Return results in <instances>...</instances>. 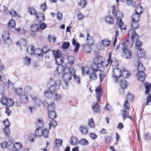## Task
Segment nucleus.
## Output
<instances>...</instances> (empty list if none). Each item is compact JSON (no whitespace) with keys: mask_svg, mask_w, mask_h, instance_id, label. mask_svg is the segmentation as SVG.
Returning a JSON list of instances; mask_svg holds the SVG:
<instances>
[{"mask_svg":"<svg viewBox=\"0 0 151 151\" xmlns=\"http://www.w3.org/2000/svg\"><path fill=\"white\" fill-rule=\"evenodd\" d=\"M127 47H131L132 46L129 45V42L128 40H126L122 43H119L118 45L116 48L118 49L119 47H120L123 51L124 55L127 59L129 58L131 55L132 52L129 49H127Z\"/></svg>","mask_w":151,"mask_h":151,"instance_id":"f257e3e1","label":"nucleus"},{"mask_svg":"<svg viewBox=\"0 0 151 151\" xmlns=\"http://www.w3.org/2000/svg\"><path fill=\"white\" fill-rule=\"evenodd\" d=\"M95 91L96 94V100L97 102L92 105V109L93 111L95 113L99 112L100 111V108L98 106V103L100 100V97L102 95V89L101 85H99V86L96 87Z\"/></svg>","mask_w":151,"mask_h":151,"instance_id":"f03ea898","label":"nucleus"},{"mask_svg":"<svg viewBox=\"0 0 151 151\" xmlns=\"http://www.w3.org/2000/svg\"><path fill=\"white\" fill-rule=\"evenodd\" d=\"M66 68L69 70V73H65L62 75V77L64 81L69 82L71 80L72 76L75 74V72L74 68L71 67H67Z\"/></svg>","mask_w":151,"mask_h":151,"instance_id":"7ed1b4c3","label":"nucleus"},{"mask_svg":"<svg viewBox=\"0 0 151 151\" xmlns=\"http://www.w3.org/2000/svg\"><path fill=\"white\" fill-rule=\"evenodd\" d=\"M123 17L122 14L119 11L116 12L115 17L117 19L116 24L118 27L120 28L121 30H125L126 29V27L123 26L124 23L122 20L121 17Z\"/></svg>","mask_w":151,"mask_h":151,"instance_id":"20e7f679","label":"nucleus"},{"mask_svg":"<svg viewBox=\"0 0 151 151\" xmlns=\"http://www.w3.org/2000/svg\"><path fill=\"white\" fill-rule=\"evenodd\" d=\"M28 10V12L31 15H37L36 18L40 22L45 20V18L44 16L40 13H38L37 15V12L34 9L29 7Z\"/></svg>","mask_w":151,"mask_h":151,"instance_id":"39448f33","label":"nucleus"},{"mask_svg":"<svg viewBox=\"0 0 151 151\" xmlns=\"http://www.w3.org/2000/svg\"><path fill=\"white\" fill-rule=\"evenodd\" d=\"M122 72L118 68H116L113 69V74L112 75V80L115 83H117L119 81V78L121 77Z\"/></svg>","mask_w":151,"mask_h":151,"instance_id":"423d86ee","label":"nucleus"},{"mask_svg":"<svg viewBox=\"0 0 151 151\" xmlns=\"http://www.w3.org/2000/svg\"><path fill=\"white\" fill-rule=\"evenodd\" d=\"M56 90V86L54 85H51L48 89L46 90L44 92V95L48 98H51L55 93Z\"/></svg>","mask_w":151,"mask_h":151,"instance_id":"0eeeda50","label":"nucleus"},{"mask_svg":"<svg viewBox=\"0 0 151 151\" xmlns=\"http://www.w3.org/2000/svg\"><path fill=\"white\" fill-rule=\"evenodd\" d=\"M9 36V33L8 31L4 32L2 33V39L8 44H10L11 42Z\"/></svg>","mask_w":151,"mask_h":151,"instance_id":"6e6552de","label":"nucleus"},{"mask_svg":"<svg viewBox=\"0 0 151 151\" xmlns=\"http://www.w3.org/2000/svg\"><path fill=\"white\" fill-rule=\"evenodd\" d=\"M10 150L13 149V148H14L16 150H20L22 147L23 146L21 143L16 142L15 144H14L12 142V144L9 145Z\"/></svg>","mask_w":151,"mask_h":151,"instance_id":"1a4fd4ad","label":"nucleus"},{"mask_svg":"<svg viewBox=\"0 0 151 151\" xmlns=\"http://www.w3.org/2000/svg\"><path fill=\"white\" fill-rule=\"evenodd\" d=\"M104 61V59L102 57L98 55L93 58V62L96 64L100 65L101 63H103Z\"/></svg>","mask_w":151,"mask_h":151,"instance_id":"9d476101","label":"nucleus"},{"mask_svg":"<svg viewBox=\"0 0 151 151\" xmlns=\"http://www.w3.org/2000/svg\"><path fill=\"white\" fill-rule=\"evenodd\" d=\"M88 127L85 125H82L79 127V129L81 133L83 135H85L88 133Z\"/></svg>","mask_w":151,"mask_h":151,"instance_id":"9b49d317","label":"nucleus"},{"mask_svg":"<svg viewBox=\"0 0 151 151\" xmlns=\"http://www.w3.org/2000/svg\"><path fill=\"white\" fill-rule=\"evenodd\" d=\"M132 33V39L133 41L139 39V36L136 33L135 31L131 29L129 31V34Z\"/></svg>","mask_w":151,"mask_h":151,"instance_id":"f8f14e48","label":"nucleus"},{"mask_svg":"<svg viewBox=\"0 0 151 151\" xmlns=\"http://www.w3.org/2000/svg\"><path fill=\"white\" fill-rule=\"evenodd\" d=\"M68 62L65 64L66 68L67 67H71V65L73 64L75 60L74 58L72 56H69L68 58Z\"/></svg>","mask_w":151,"mask_h":151,"instance_id":"ddd939ff","label":"nucleus"},{"mask_svg":"<svg viewBox=\"0 0 151 151\" xmlns=\"http://www.w3.org/2000/svg\"><path fill=\"white\" fill-rule=\"evenodd\" d=\"M31 30L32 32H31V34L32 33L34 35L36 34V32L38 31L40 29L39 25L37 24H33L31 27Z\"/></svg>","mask_w":151,"mask_h":151,"instance_id":"4468645a","label":"nucleus"},{"mask_svg":"<svg viewBox=\"0 0 151 151\" xmlns=\"http://www.w3.org/2000/svg\"><path fill=\"white\" fill-rule=\"evenodd\" d=\"M137 77L139 80L140 81H144L146 77L145 74L144 72H138Z\"/></svg>","mask_w":151,"mask_h":151,"instance_id":"2eb2a0df","label":"nucleus"},{"mask_svg":"<svg viewBox=\"0 0 151 151\" xmlns=\"http://www.w3.org/2000/svg\"><path fill=\"white\" fill-rule=\"evenodd\" d=\"M72 44L75 47L74 48V50L75 52H77L78 51V49L80 48L79 44L76 42V39L73 38V39Z\"/></svg>","mask_w":151,"mask_h":151,"instance_id":"dca6fc26","label":"nucleus"},{"mask_svg":"<svg viewBox=\"0 0 151 151\" xmlns=\"http://www.w3.org/2000/svg\"><path fill=\"white\" fill-rule=\"evenodd\" d=\"M11 141H9L8 142L6 141L3 142L1 144V147L2 148L5 149L8 148V149H10L9 145L12 144Z\"/></svg>","mask_w":151,"mask_h":151,"instance_id":"f3484780","label":"nucleus"},{"mask_svg":"<svg viewBox=\"0 0 151 151\" xmlns=\"http://www.w3.org/2000/svg\"><path fill=\"white\" fill-rule=\"evenodd\" d=\"M96 72H94V71H90L89 74V79L93 80H96L97 78V76L96 74Z\"/></svg>","mask_w":151,"mask_h":151,"instance_id":"a211bd4d","label":"nucleus"},{"mask_svg":"<svg viewBox=\"0 0 151 151\" xmlns=\"http://www.w3.org/2000/svg\"><path fill=\"white\" fill-rule=\"evenodd\" d=\"M35 49V47L32 45L29 46L27 49V51L28 53L31 55L34 53Z\"/></svg>","mask_w":151,"mask_h":151,"instance_id":"6ab92c4d","label":"nucleus"},{"mask_svg":"<svg viewBox=\"0 0 151 151\" xmlns=\"http://www.w3.org/2000/svg\"><path fill=\"white\" fill-rule=\"evenodd\" d=\"M111 58V52H109V58L107 59V62H108V63L107 65H106V66H107L109 64V63L110 62V64L112 66L114 65L115 66H117L118 65L117 61L115 60V61H113V60H110V58Z\"/></svg>","mask_w":151,"mask_h":151,"instance_id":"aec40b11","label":"nucleus"},{"mask_svg":"<svg viewBox=\"0 0 151 151\" xmlns=\"http://www.w3.org/2000/svg\"><path fill=\"white\" fill-rule=\"evenodd\" d=\"M99 65L96 64L95 63L93 62V63L91 65V71H94L97 72L99 69Z\"/></svg>","mask_w":151,"mask_h":151,"instance_id":"412c9836","label":"nucleus"},{"mask_svg":"<svg viewBox=\"0 0 151 151\" xmlns=\"http://www.w3.org/2000/svg\"><path fill=\"white\" fill-rule=\"evenodd\" d=\"M120 85L122 88L126 89L127 87L128 83L125 80L122 79L120 81Z\"/></svg>","mask_w":151,"mask_h":151,"instance_id":"4be33fe9","label":"nucleus"},{"mask_svg":"<svg viewBox=\"0 0 151 151\" xmlns=\"http://www.w3.org/2000/svg\"><path fill=\"white\" fill-rule=\"evenodd\" d=\"M87 37L86 40L87 43L89 45H92L94 41V39L91 36H90L89 34L88 33L87 34Z\"/></svg>","mask_w":151,"mask_h":151,"instance_id":"5701e85b","label":"nucleus"},{"mask_svg":"<svg viewBox=\"0 0 151 151\" xmlns=\"http://www.w3.org/2000/svg\"><path fill=\"white\" fill-rule=\"evenodd\" d=\"M138 64L137 68L138 72H144V71L145 70V68L143 66V64L142 63H140L139 61H138Z\"/></svg>","mask_w":151,"mask_h":151,"instance_id":"b1692460","label":"nucleus"},{"mask_svg":"<svg viewBox=\"0 0 151 151\" xmlns=\"http://www.w3.org/2000/svg\"><path fill=\"white\" fill-rule=\"evenodd\" d=\"M36 123L38 127L41 128L43 127L44 122L42 118H39L37 119Z\"/></svg>","mask_w":151,"mask_h":151,"instance_id":"393cba45","label":"nucleus"},{"mask_svg":"<svg viewBox=\"0 0 151 151\" xmlns=\"http://www.w3.org/2000/svg\"><path fill=\"white\" fill-rule=\"evenodd\" d=\"M9 101V98H8L7 97L5 96H2L1 98L0 101L1 103L4 105H5L7 104V102Z\"/></svg>","mask_w":151,"mask_h":151,"instance_id":"a878e982","label":"nucleus"},{"mask_svg":"<svg viewBox=\"0 0 151 151\" xmlns=\"http://www.w3.org/2000/svg\"><path fill=\"white\" fill-rule=\"evenodd\" d=\"M143 11V8L140 4H138L135 9V12L136 13L140 14H142Z\"/></svg>","mask_w":151,"mask_h":151,"instance_id":"bb28decb","label":"nucleus"},{"mask_svg":"<svg viewBox=\"0 0 151 151\" xmlns=\"http://www.w3.org/2000/svg\"><path fill=\"white\" fill-rule=\"evenodd\" d=\"M56 68V70L59 73H63L65 71V68L62 65H58Z\"/></svg>","mask_w":151,"mask_h":151,"instance_id":"cd10ccee","label":"nucleus"},{"mask_svg":"<svg viewBox=\"0 0 151 151\" xmlns=\"http://www.w3.org/2000/svg\"><path fill=\"white\" fill-rule=\"evenodd\" d=\"M27 44V40L24 39H21L17 43V45H20L21 46H25Z\"/></svg>","mask_w":151,"mask_h":151,"instance_id":"c85d7f7f","label":"nucleus"},{"mask_svg":"<svg viewBox=\"0 0 151 151\" xmlns=\"http://www.w3.org/2000/svg\"><path fill=\"white\" fill-rule=\"evenodd\" d=\"M138 50H139L137 52L138 57L139 58L143 57L145 55V52L144 50H143L141 49V48Z\"/></svg>","mask_w":151,"mask_h":151,"instance_id":"c756f323","label":"nucleus"},{"mask_svg":"<svg viewBox=\"0 0 151 151\" xmlns=\"http://www.w3.org/2000/svg\"><path fill=\"white\" fill-rule=\"evenodd\" d=\"M53 82L52 85H54L55 86H59L61 83V81L60 79L58 78H54Z\"/></svg>","mask_w":151,"mask_h":151,"instance_id":"7c9ffc66","label":"nucleus"},{"mask_svg":"<svg viewBox=\"0 0 151 151\" xmlns=\"http://www.w3.org/2000/svg\"><path fill=\"white\" fill-rule=\"evenodd\" d=\"M90 68L88 67H82V73L83 74H88L89 73H90Z\"/></svg>","mask_w":151,"mask_h":151,"instance_id":"2f4dec72","label":"nucleus"},{"mask_svg":"<svg viewBox=\"0 0 151 151\" xmlns=\"http://www.w3.org/2000/svg\"><path fill=\"white\" fill-rule=\"evenodd\" d=\"M78 140L75 137L73 136L71 137L70 143L72 145H75L77 144Z\"/></svg>","mask_w":151,"mask_h":151,"instance_id":"473e14b6","label":"nucleus"},{"mask_svg":"<svg viewBox=\"0 0 151 151\" xmlns=\"http://www.w3.org/2000/svg\"><path fill=\"white\" fill-rule=\"evenodd\" d=\"M140 15L139 14L135 13L132 16V21H138L140 19Z\"/></svg>","mask_w":151,"mask_h":151,"instance_id":"72a5a7b5","label":"nucleus"},{"mask_svg":"<svg viewBox=\"0 0 151 151\" xmlns=\"http://www.w3.org/2000/svg\"><path fill=\"white\" fill-rule=\"evenodd\" d=\"M14 90L15 93L18 95L21 96L23 93V90L21 88H14Z\"/></svg>","mask_w":151,"mask_h":151,"instance_id":"f704fd0d","label":"nucleus"},{"mask_svg":"<svg viewBox=\"0 0 151 151\" xmlns=\"http://www.w3.org/2000/svg\"><path fill=\"white\" fill-rule=\"evenodd\" d=\"M48 116L51 119H54L56 117V114L55 111H48Z\"/></svg>","mask_w":151,"mask_h":151,"instance_id":"c9c22d12","label":"nucleus"},{"mask_svg":"<svg viewBox=\"0 0 151 151\" xmlns=\"http://www.w3.org/2000/svg\"><path fill=\"white\" fill-rule=\"evenodd\" d=\"M130 73L127 70H124L122 72V75L125 78H127L129 77Z\"/></svg>","mask_w":151,"mask_h":151,"instance_id":"e433bc0d","label":"nucleus"},{"mask_svg":"<svg viewBox=\"0 0 151 151\" xmlns=\"http://www.w3.org/2000/svg\"><path fill=\"white\" fill-rule=\"evenodd\" d=\"M90 45H84L83 49L84 51L87 53H90L91 50V47Z\"/></svg>","mask_w":151,"mask_h":151,"instance_id":"4c0bfd02","label":"nucleus"},{"mask_svg":"<svg viewBox=\"0 0 151 151\" xmlns=\"http://www.w3.org/2000/svg\"><path fill=\"white\" fill-rule=\"evenodd\" d=\"M105 21L108 23L111 24L113 22V18L111 16H108L105 18Z\"/></svg>","mask_w":151,"mask_h":151,"instance_id":"58836bf2","label":"nucleus"},{"mask_svg":"<svg viewBox=\"0 0 151 151\" xmlns=\"http://www.w3.org/2000/svg\"><path fill=\"white\" fill-rule=\"evenodd\" d=\"M110 43V41L108 39H104L102 40V44L106 47L109 46Z\"/></svg>","mask_w":151,"mask_h":151,"instance_id":"ea45409f","label":"nucleus"},{"mask_svg":"<svg viewBox=\"0 0 151 151\" xmlns=\"http://www.w3.org/2000/svg\"><path fill=\"white\" fill-rule=\"evenodd\" d=\"M52 53L55 59L60 56L61 52L59 50H53Z\"/></svg>","mask_w":151,"mask_h":151,"instance_id":"a19ab883","label":"nucleus"},{"mask_svg":"<svg viewBox=\"0 0 151 151\" xmlns=\"http://www.w3.org/2000/svg\"><path fill=\"white\" fill-rule=\"evenodd\" d=\"M56 63L58 65H61L63 62V60L60 56L55 59Z\"/></svg>","mask_w":151,"mask_h":151,"instance_id":"79ce46f5","label":"nucleus"},{"mask_svg":"<svg viewBox=\"0 0 151 151\" xmlns=\"http://www.w3.org/2000/svg\"><path fill=\"white\" fill-rule=\"evenodd\" d=\"M31 59L28 57H25L23 59L24 63L26 65H29L30 63Z\"/></svg>","mask_w":151,"mask_h":151,"instance_id":"37998d69","label":"nucleus"},{"mask_svg":"<svg viewBox=\"0 0 151 151\" xmlns=\"http://www.w3.org/2000/svg\"><path fill=\"white\" fill-rule=\"evenodd\" d=\"M35 134L37 137H40L42 135V129L37 128L35 131Z\"/></svg>","mask_w":151,"mask_h":151,"instance_id":"c03bdc74","label":"nucleus"},{"mask_svg":"<svg viewBox=\"0 0 151 151\" xmlns=\"http://www.w3.org/2000/svg\"><path fill=\"white\" fill-rule=\"evenodd\" d=\"M3 131V134L5 136L7 137L9 136L10 134V131L9 128H4Z\"/></svg>","mask_w":151,"mask_h":151,"instance_id":"a18cd8bd","label":"nucleus"},{"mask_svg":"<svg viewBox=\"0 0 151 151\" xmlns=\"http://www.w3.org/2000/svg\"><path fill=\"white\" fill-rule=\"evenodd\" d=\"M121 111H122V114L123 115V117L124 119H125L127 117L131 119L130 116H128L129 113L128 111H126L125 110H121Z\"/></svg>","mask_w":151,"mask_h":151,"instance_id":"49530a36","label":"nucleus"},{"mask_svg":"<svg viewBox=\"0 0 151 151\" xmlns=\"http://www.w3.org/2000/svg\"><path fill=\"white\" fill-rule=\"evenodd\" d=\"M43 53L42 50L38 48L35 50L34 54L38 56H40L43 55Z\"/></svg>","mask_w":151,"mask_h":151,"instance_id":"de8ad7c7","label":"nucleus"},{"mask_svg":"<svg viewBox=\"0 0 151 151\" xmlns=\"http://www.w3.org/2000/svg\"><path fill=\"white\" fill-rule=\"evenodd\" d=\"M136 41H137L136 42L135 44L136 48L138 49H139L142 45V42L139 39L137 40Z\"/></svg>","mask_w":151,"mask_h":151,"instance_id":"09e8293b","label":"nucleus"},{"mask_svg":"<svg viewBox=\"0 0 151 151\" xmlns=\"http://www.w3.org/2000/svg\"><path fill=\"white\" fill-rule=\"evenodd\" d=\"M126 4L128 6H136L135 2L132 0H127Z\"/></svg>","mask_w":151,"mask_h":151,"instance_id":"8fccbe9b","label":"nucleus"},{"mask_svg":"<svg viewBox=\"0 0 151 151\" xmlns=\"http://www.w3.org/2000/svg\"><path fill=\"white\" fill-rule=\"evenodd\" d=\"M138 21H132V27L133 29H136L138 27Z\"/></svg>","mask_w":151,"mask_h":151,"instance_id":"3c124183","label":"nucleus"},{"mask_svg":"<svg viewBox=\"0 0 151 151\" xmlns=\"http://www.w3.org/2000/svg\"><path fill=\"white\" fill-rule=\"evenodd\" d=\"M79 142L81 145L86 146L88 144V141L86 139H81L79 141Z\"/></svg>","mask_w":151,"mask_h":151,"instance_id":"603ef678","label":"nucleus"},{"mask_svg":"<svg viewBox=\"0 0 151 151\" xmlns=\"http://www.w3.org/2000/svg\"><path fill=\"white\" fill-rule=\"evenodd\" d=\"M20 99L22 102L24 103H27L28 101V97L25 95H21Z\"/></svg>","mask_w":151,"mask_h":151,"instance_id":"864d4df0","label":"nucleus"},{"mask_svg":"<svg viewBox=\"0 0 151 151\" xmlns=\"http://www.w3.org/2000/svg\"><path fill=\"white\" fill-rule=\"evenodd\" d=\"M9 101H7V104L5 105L7 106L8 107V106L12 107L14 105V101L12 99H9Z\"/></svg>","mask_w":151,"mask_h":151,"instance_id":"5fc2aeb1","label":"nucleus"},{"mask_svg":"<svg viewBox=\"0 0 151 151\" xmlns=\"http://www.w3.org/2000/svg\"><path fill=\"white\" fill-rule=\"evenodd\" d=\"M42 135L45 138H47L48 137L49 132L48 131L47 129H45L43 130L42 129Z\"/></svg>","mask_w":151,"mask_h":151,"instance_id":"6e6d98bb","label":"nucleus"},{"mask_svg":"<svg viewBox=\"0 0 151 151\" xmlns=\"http://www.w3.org/2000/svg\"><path fill=\"white\" fill-rule=\"evenodd\" d=\"M55 105V104L54 103H52L51 104H50L48 106V111H54Z\"/></svg>","mask_w":151,"mask_h":151,"instance_id":"4d7b16f0","label":"nucleus"},{"mask_svg":"<svg viewBox=\"0 0 151 151\" xmlns=\"http://www.w3.org/2000/svg\"><path fill=\"white\" fill-rule=\"evenodd\" d=\"M86 2L85 0H81L78 3V4L81 7H84L86 5Z\"/></svg>","mask_w":151,"mask_h":151,"instance_id":"13d9d810","label":"nucleus"},{"mask_svg":"<svg viewBox=\"0 0 151 151\" xmlns=\"http://www.w3.org/2000/svg\"><path fill=\"white\" fill-rule=\"evenodd\" d=\"M70 43L68 42H64L62 45V48L64 49L68 48L69 46Z\"/></svg>","mask_w":151,"mask_h":151,"instance_id":"bf43d9fd","label":"nucleus"},{"mask_svg":"<svg viewBox=\"0 0 151 151\" xmlns=\"http://www.w3.org/2000/svg\"><path fill=\"white\" fill-rule=\"evenodd\" d=\"M88 126L91 128L93 127L94 126V124L92 119H89L88 122Z\"/></svg>","mask_w":151,"mask_h":151,"instance_id":"052dcab7","label":"nucleus"},{"mask_svg":"<svg viewBox=\"0 0 151 151\" xmlns=\"http://www.w3.org/2000/svg\"><path fill=\"white\" fill-rule=\"evenodd\" d=\"M42 51L43 53L44 54L46 53L47 52L50 51V49L49 47L47 46H45L43 47L42 49Z\"/></svg>","mask_w":151,"mask_h":151,"instance_id":"680f3d73","label":"nucleus"},{"mask_svg":"<svg viewBox=\"0 0 151 151\" xmlns=\"http://www.w3.org/2000/svg\"><path fill=\"white\" fill-rule=\"evenodd\" d=\"M31 90V87L28 86H26L24 88V91L27 94H28L30 93Z\"/></svg>","mask_w":151,"mask_h":151,"instance_id":"e2e57ef3","label":"nucleus"},{"mask_svg":"<svg viewBox=\"0 0 151 151\" xmlns=\"http://www.w3.org/2000/svg\"><path fill=\"white\" fill-rule=\"evenodd\" d=\"M133 95L130 93H128V94L127 95V100L128 101H132L133 99Z\"/></svg>","mask_w":151,"mask_h":151,"instance_id":"0e129e2a","label":"nucleus"},{"mask_svg":"<svg viewBox=\"0 0 151 151\" xmlns=\"http://www.w3.org/2000/svg\"><path fill=\"white\" fill-rule=\"evenodd\" d=\"M8 26L12 27H14L15 26L14 21L12 19L10 20L9 22Z\"/></svg>","mask_w":151,"mask_h":151,"instance_id":"69168bd1","label":"nucleus"},{"mask_svg":"<svg viewBox=\"0 0 151 151\" xmlns=\"http://www.w3.org/2000/svg\"><path fill=\"white\" fill-rule=\"evenodd\" d=\"M5 89L4 86L0 84V94L4 95L5 92Z\"/></svg>","mask_w":151,"mask_h":151,"instance_id":"338daca9","label":"nucleus"},{"mask_svg":"<svg viewBox=\"0 0 151 151\" xmlns=\"http://www.w3.org/2000/svg\"><path fill=\"white\" fill-rule=\"evenodd\" d=\"M4 125L5 126V128H8L10 125V123L8 119L3 122Z\"/></svg>","mask_w":151,"mask_h":151,"instance_id":"774afa93","label":"nucleus"}]
</instances>
